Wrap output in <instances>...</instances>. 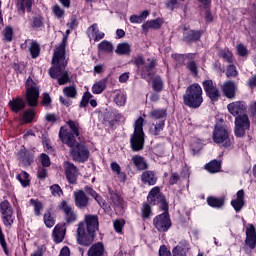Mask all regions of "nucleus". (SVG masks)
Returning a JSON list of instances; mask_svg holds the SVG:
<instances>
[{
    "label": "nucleus",
    "mask_w": 256,
    "mask_h": 256,
    "mask_svg": "<svg viewBox=\"0 0 256 256\" xmlns=\"http://www.w3.org/2000/svg\"><path fill=\"white\" fill-rule=\"evenodd\" d=\"M191 149L193 153H199L203 149V142L199 139H194L191 143Z\"/></svg>",
    "instance_id": "09e8293b"
},
{
    "label": "nucleus",
    "mask_w": 256,
    "mask_h": 256,
    "mask_svg": "<svg viewBox=\"0 0 256 256\" xmlns=\"http://www.w3.org/2000/svg\"><path fill=\"white\" fill-rule=\"evenodd\" d=\"M165 129V122L158 121V122H152V125L150 127V133L151 135L157 136L161 135V132Z\"/></svg>",
    "instance_id": "bb28decb"
},
{
    "label": "nucleus",
    "mask_w": 256,
    "mask_h": 256,
    "mask_svg": "<svg viewBox=\"0 0 256 256\" xmlns=\"http://www.w3.org/2000/svg\"><path fill=\"white\" fill-rule=\"evenodd\" d=\"M143 123H145V119L143 117H139L134 122V133L131 136L130 143L133 151H141L143 149V145L145 143V132H143Z\"/></svg>",
    "instance_id": "39448f33"
},
{
    "label": "nucleus",
    "mask_w": 256,
    "mask_h": 256,
    "mask_svg": "<svg viewBox=\"0 0 256 256\" xmlns=\"http://www.w3.org/2000/svg\"><path fill=\"white\" fill-rule=\"evenodd\" d=\"M67 125L69 129L61 127L59 131V137L65 145L70 147V155L73 161L78 163H85L89 159V149L83 143H78L75 139L79 137V126L74 121H68Z\"/></svg>",
    "instance_id": "f257e3e1"
},
{
    "label": "nucleus",
    "mask_w": 256,
    "mask_h": 256,
    "mask_svg": "<svg viewBox=\"0 0 256 256\" xmlns=\"http://www.w3.org/2000/svg\"><path fill=\"white\" fill-rule=\"evenodd\" d=\"M0 245L4 249V252L7 255V241H5V234H3V230L1 229V226H0Z\"/></svg>",
    "instance_id": "680f3d73"
},
{
    "label": "nucleus",
    "mask_w": 256,
    "mask_h": 256,
    "mask_svg": "<svg viewBox=\"0 0 256 256\" xmlns=\"http://www.w3.org/2000/svg\"><path fill=\"white\" fill-rule=\"evenodd\" d=\"M152 87L154 91L157 93L163 91V80H161V77L155 76L152 80Z\"/></svg>",
    "instance_id": "79ce46f5"
},
{
    "label": "nucleus",
    "mask_w": 256,
    "mask_h": 256,
    "mask_svg": "<svg viewBox=\"0 0 256 256\" xmlns=\"http://www.w3.org/2000/svg\"><path fill=\"white\" fill-rule=\"evenodd\" d=\"M123 225H125V220H115L114 221V229L117 233H121L123 231Z\"/></svg>",
    "instance_id": "bf43d9fd"
},
{
    "label": "nucleus",
    "mask_w": 256,
    "mask_h": 256,
    "mask_svg": "<svg viewBox=\"0 0 256 256\" xmlns=\"http://www.w3.org/2000/svg\"><path fill=\"white\" fill-rule=\"evenodd\" d=\"M53 13L56 15L58 18L63 17L65 15V11L59 7V5H55L53 7Z\"/></svg>",
    "instance_id": "0e129e2a"
},
{
    "label": "nucleus",
    "mask_w": 256,
    "mask_h": 256,
    "mask_svg": "<svg viewBox=\"0 0 256 256\" xmlns=\"http://www.w3.org/2000/svg\"><path fill=\"white\" fill-rule=\"evenodd\" d=\"M207 203L210 207H213L214 209H221V207L225 205V200L223 198L208 197Z\"/></svg>",
    "instance_id": "473e14b6"
},
{
    "label": "nucleus",
    "mask_w": 256,
    "mask_h": 256,
    "mask_svg": "<svg viewBox=\"0 0 256 256\" xmlns=\"http://www.w3.org/2000/svg\"><path fill=\"white\" fill-rule=\"evenodd\" d=\"M153 67H155V61L148 60V63L144 66L141 72L143 79H150L151 75H153Z\"/></svg>",
    "instance_id": "a878e982"
},
{
    "label": "nucleus",
    "mask_w": 256,
    "mask_h": 256,
    "mask_svg": "<svg viewBox=\"0 0 256 256\" xmlns=\"http://www.w3.org/2000/svg\"><path fill=\"white\" fill-rule=\"evenodd\" d=\"M114 103L118 105V107H123L127 103V94L125 92L118 90L115 92Z\"/></svg>",
    "instance_id": "cd10ccee"
},
{
    "label": "nucleus",
    "mask_w": 256,
    "mask_h": 256,
    "mask_svg": "<svg viewBox=\"0 0 256 256\" xmlns=\"http://www.w3.org/2000/svg\"><path fill=\"white\" fill-rule=\"evenodd\" d=\"M65 233V224L56 225L52 233L53 241L56 243H62L63 239H65Z\"/></svg>",
    "instance_id": "a211bd4d"
},
{
    "label": "nucleus",
    "mask_w": 256,
    "mask_h": 256,
    "mask_svg": "<svg viewBox=\"0 0 256 256\" xmlns=\"http://www.w3.org/2000/svg\"><path fill=\"white\" fill-rule=\"evenodd\" d=\"M40 161L42 167H49V165H51V159L47 156V154H41Z\"/></svg>",
    "instance_id": "052dcab7"
},
{
    "label": "nucleus",
    "mask_w": 256,
    "mask_h": 256,
    "mask_svg": "<svg viewBox=\"0 0 256 256\" xmlns=\"http://www.w3.org/2000/svg\"><path fill=\"white\" fill-rule=\"evenodd\" d=\"M44 223L49 229H51V227L55 225V218L53 217V215H51L50 211L45 212Z\"/></svg>",
    "instance_id": "a18cd8bd"
},
{
    "label": "nucleus",
    "mask_w": 256,
    "mask_h": 256,
    "mask_svg": "<svg viewBox=\"0 0 256 256\" xmlns=\"http://www.w3.org/2000/svg\"><path fill=\"white\" fill-rule=\"evenodd\" d=\"M231 205L236 213L243 209V205H245V192L243 190H239L236 193V199L231 201Z\"/></svg>",
    "instance_id": "f3484780"
},
{
    "label": "nucleus",
    "mask_w": 256,
    "mask_h": 256,
    "mask_svg": "<svg viewBox=\"0 0 256 256\" xmlns=\"http://www.w3.org/2000/svg\"><path fill=\"white\" fill-rule=\"evenodd\" d=\"M33 6V0H20L17 3L18 11H22V13L25 12V9L27 11H31V7Z\"/></svg>",
    "instance_id": "58836bf2"
},
{
    "label": "nucleus",
    "mask_w": 256,
    "mask_h": 256,
    "mask_svg": "<svg viewBox=\"0 0 256 256\" xmlns=\"http://www.w3.org/2000/svg\"><path fill=\"white\" fill-rule=\"evenodd\" d=\"M179 5V1L177 0H168L166 1V7L167 9H170V11H173L175 7Z\"/></svg>",
    "instance_id": "e2e57ef3"
},
{
    "label": "nucleus",
    "mask_w": 256,
    "mask_h": 256,
    "mask_svg": "<svg viewBox=\"0 0 256 256\" xmlns=\"http://www.w3.org/2000/svg\"><path fill=\"white\" fill-rule=\"evenodd\" d=\"M85 191H86V193L91 195V197H93L95 199V201H97V203L100 205V207H103L105 205V203H103V198L101 196H99V194H97V192L95 190H93V188L86 186Z\"/></svg>",
    "instance_id": "ea45409f"
},
{
    "label": "nucleus",
    "mask_w": 256,
    "mask_h": 256,
    "mask_svg": "<svg viewBox=\"0 0 256 256\" xmlns=\"http://www.w3.org/2000/svg\"><path fill=\"white\" fill-rule=\"evenodd\" d=\"M105 248L101 242L93 244L88 250V256H102Z\"/></svg>",
    "instance_id": "b1692460"
},
{
    "label": "nucleus",
    "mask_w": 256,
    "mask_h": 256,
    "mask_svg": "<svg viewBox=\"0 0 256 256\" xmlns=\"http://www.w3.org/2000/svg\"><path fill=\"white\" fill-rule=\"evenodd\" d=\"M202 85L204 87V91L207 97H209L211 101L219 100V97H221V95L219 94V89L217 88V85L213 83V80H206L202 83Z\"/></svg>",
    "instance_id": "9b49d317"
},
{
    "label": "nucleus",
    "mask_w": 256,
    "mask_h": 256,
    "mask_svg": "<svg viewBox=\"0 0 256 256\" xmlns=\"http://www.w3.org/2000/svg\"><path fill=\"white\" fill-rule=\"evenodd\" d=\"M208 173H219L221 171V162L217 160H212L210 163L205 166Z\"/></svg>",
    "instance_id": "f704fd0d"
},
{
    "label": "nucleus",
    "mask_w": 256,
    "mask_h": 256,
    "mask_svg": "<svg viewBox=\"0 0 256 256\" xmlns=\"http://www.w3.org/2000/svg\"><path fill=\"white\" fill-rule=\"evenodd\" d=\"M184 105L191 109H198L203 103V88L201 85L194 83L187 87L183 96Z\"/></svg>",
    "instance_id": "20e7f679"
},
{
    "label": "nucleus",
    "mask_w": 256,
    "mask_h": 256,
    "mask_svg": "<svg viewBox=\"0 0 256 256\" xmlns=\"http://www.w3.org/2000/svg\"><path fill=\"white\" fill-rule=\"evenodd\" d=\"M39 100V87L33 82L31 77L26 81V101L30 107L37 106V101Z\"/></svg>",
    "instance_id": "6e6552de"
},
{
    "label": "nucleus",
    "mask_w": 256,
    "mask_h": 256,
    "mask_svg": "<svg viewBox=\"0 0 256 256\" xmlns=\"http://www.w3.org/2000/svg\"><path fill=\"white\" fill-rule=\"evenodd\" d=\"M132 162L135 165L136 169H138V171H143L147 169V162L145 161L144 157L136 155L132 157Z\"/></svg>",
    "instance_id": "7c9ffc66"
},
{
    "label": "nucleus",
    "mask_w": 256,
    "mask_h": 256,
    "mask_svg": "<svg viewBox=\"0 0 256 256\" xmlns=\"http://www.w3.org/2000/svg\"><path fill=\"white\" fill-rule=\"evenodd\" d=\"M227 109L233 117L245 115V104L243 102H232L227 105Z\"/></svg>",
    "instance_id": "f8f14e48"
},
{
    "label": "nucleus",
    "mask_w": 256,
    "mask_h": 256,
    "mask_svg": "<svg viewBox=\"0 0 256 256\" xmlns=\"http://www.w3.org/2000/svg\"><path fill=\"white\" fill-rule=\"evenodd\" d=\"M50 191L54 197H61V195H63V190H61V187L57 184L52 185Z\"/></svg>",
    "instance_id": "6e6d98bb"
},
{
    "label": "nucleus",
    "mask_w": 256,
    "mask_h": 256,
    "mask_svg": "<svg viewBox=\"0 0 256 256\" xmlns=\"http://www.w3.org/2000/svg\"><path fill=\"white\" fill-rule=\"evenodd\" d=\"M161 25H163V21H161V19L150 20L142 25V29L144 31H148V29H161Z\"/></svg>",
    "instance_id": "c85d7f7f"
},
{
    "label": "nucleus",
    "mask_w": 256,
    "mask_h": 256,
    "mask_svg": "<svg viewBox=\"0 0 256 256\" xmlns=\"http://www.w3.org/2000/svg\"><path fill=\"white\" fill-rule=\"evenodd\" d=\"M251 127L249 116L242 114L235 119V135L236 137H245V132Z\"/></svg>",
    "instance_id": "9d476101"
},
{
    "label": "nucleus",
    "mask_w": 256,
    "mask_h": 256,
    "mask_svg": "<svg viewBox=\"0 0 256 256\" xmlns=\"http://www.w3.org/2000/svg\"><path fill=\"white\" fill-rule=\"evenodd\" d=\"M239 75V71H237V67L233 64H230L226 69L227 77H237Z\"/></svg>",
    "instance_id": "8fccbe9b"
},
{
    "label": "nucleus",
    "mask_w": 256,
    "mask_h": 256,
    "mask_svg": "<svg viewBox=\"0 0 256 256\" xmlns=\"http://www.w3.org/2000/svg\"><path fill=\"white\" fill-rule=\"evenodd\" d=\"M16 179L20 181L22 187H29V174L25 171H22L20 174L17 175Z\"/></svg>",
    "instance_id": "a19ab883"
},
{
    "label": "nucleus",
    "mask_w": 256,
    "mask_h": 256,
    "mask_svg": "<svg viewBox=\"0 0 256 256\" xmlns=\"http://www.w3.org/2000/svg\"><path fill=\"white\" fill-rule=\"evenodd\" d=\"M86 223V227H85ZM85 223L80 222L77 228V241L79 245L89 246L95 239V231L99 229V219L95 215H86Z\"/></svg>",
    "instance_id": "7ed1b4c3"
},
{
    "label": "nucleus",
    "mask_w": 256,
    "mask_h": 256,
    "mask_svg": "<svg viewBox=\"0 0 256 256\" xmlns=\"http://www.w3.org/2000/svg\"><path fill=\"white\" fill-rule=\"evenodd\" d=\"M148 117L149 119H151L152 122H165L167 120V110L163 108L153 109L148 113Z\"/></svg>",
    "instance_id": "ddd939ff"
},
{
    "label": "nucleus",
    "mask_w": 256,
    "mask_h": 256,
    "mask_svg": "<svg viewBox=\"0 0 256 256\" xmlns=\"http://www.w3.org/2000/svg\"><path fill=\"white\" fill-rule=\"evenodd\" d=\"M201 33L199 31L190 30L188 35L185 36L186 41H199Z\"/></svg>",
    "instance_id": "49530a36"
},
{
    "label": "nucleus",
    "mask_w": 256,
    "mask_h": 256,
    "mask_svg": "<svg viewBox=\"0 0 256 256\" xmlns=\"http://www.w3.org/2000/svg\"><path fill=\"white\" fill-rule=\"evenodd\" d=\"M65 175L69 183H75L77 181V167L73 163L66 162L64 164Z\"/></svg>",
    "instance_id": "dca6fc26"
},
{
    "label": "nucleus",
    "mask_w": 256,
    "mask_h": 256,
    "mask_svg": "<svg viewBox=\"0 0 256 256\" xmlns=\"http://www.w3.org/2000/svg\"><path fill=\"white\" fill-rule=\"evenodd\" d=\"M189 251V244H179L173 248V256H187Z\"/></svg>",
    "instance_id": "c756f323"
},
{
    "label": "nucleus",
    "mask_w": 256,
    "mask_h": 256,
    "mask_svg": "<svg viewBox=\"0 0 256 256\" xmlns=\"http://www.w3.org/2000/svg\"><path fill=\"white\" fill-rule=\"evenodd\" d=\"M110 167L113 171V173H116L118 177H120L121 181H125V173L121 172V166L117 162H112L110 164Z\"/></svg>",
    "instance_id": "c03bdc74"
},
{
    "label": "nucleus",
    "mask_w": 256,
    "mask_h": 256,
    "mask_svg": "<svg viewBox=\"0 0 256 256\" xmlns=\"http://www.w3.org/2000/svg\"><path fill=\"white\" fill-rule=\"evenodd\" d=\"M61 209L65 213L67 223H74V221H77V214L73 211V208L67 204V201L61 202Z\"/></svg>",
    "instance_id": "2eb2a0df"
},
{
    "label": "nucleus",
    "mask_w": 256,
    "mask_h": 256,
    "mask_svg": "<svg viewBox=\"0 0 256 256\" xmlns=\"http://www.w3.org/2000/svg\"><path fill=\"white\" fill-rule=\"evenodd\" d=\"M64 95L66 97H70L71 99H75L77 96V89L74 86H68L63 89Z\"/></svg>",
    "instance_id": "de8ad7c7"
},
{
    "label": "nucleus",
    "mask_w": 256,
    "mask_h": 256,
    "mask_svg": "<svg viewBox=\"0 0 256 256\" xmlns=\"http://www.w3.org/2000/svg\"><path fill=\"white\" fill-rule=\"evenodd\" d=\"M110 204L114 209H119L120 207H123V199L119 194L117 193H112L110 194Z\"/></svg>",
    "instance_id": "c9c22d12"
},
{
    "label": "nucleus",
    "mask_w": 256,
    "mask_h": 256,
    "mask_svg": "<svg viewBox=\"0 0 256 256\" xmlns=\"http://www.w3.org/2000/svg\"><path fill=\"white\" fill-rule=\"evenodd\" d=\"M92 98H93V94H91V92H85L82 97L80 107H87V105L89 104V101H91Z\"/></svg>",
    "instance_id": "603ef678"
},
{
    "label": "nucleus",
    "mask_w": 256,
    "mask_h": 256,
    "mask_svg": "<svg viewBox=\"0 0 256 256\" xmlns=\"http://www.w3.org/2000/svg\"><path fill=\"white\" fill-rule=\"evenodd\" d=\"M143 183H148V185H155L157 183V176L153 171H145L142 173L141 177Z\"/></svg>",
    "instance_id": "393cba45"
},
{
    "label": "nucleus",
    "mask_w": 256,
    "mask_h": 256,
    "mask_svg": "<svg viewBox=\"0 0 256 256\" xmlns=\"http://www.w3.org/2000/svg\"><path fill=\"white\" fill-rule=\"evenodd\" d=\"M30 204L34 208V213L37 217L41 215V211H43V203H41L39 200L31 199Z\"/></svg>",
    "instance_id": "37998d69"
},
{
    "label": "nucleus",
    "mask_w": 256,
    "mask_h": 256,
    "mask_svg": "<svg viewBox=\"0 0 256 256\" xmlns=\"http://www.w3.org/2000/svg\"><path fill=\"white\" fill-rule=\"evenodd\" d=\"M33 117H35V112L33 110H27L23 114V120L25 123H31V121H33Z\"/></svg>",
    "instance_id": "4d7b16f0"
},
{
    "label": "nucleus",
    "mask_w": 256,
    "mask_h": 256,
    "mask_svg": "<svg viewBox=\"0 0 256 256\" xmlns=\"http://www.w3.org/2000/svg\"><path fill=\"white\" fill-rule=\"evenodd\" d=\"M115 53H117V55H130L131 45L127 42L120 43L117 45Z\"/></svg>",
    "instance_id": "72a5a7b5"
},
{
    "label": "nucleus",
    "mask_w": 256,
    "mask_h": 256,
    "mask_svg": "<svg viewBox=\"0 0 256 256\" xmlns=\"http://www.w3.org/2000/svg\"><path fill=\"white\" fill-rule=\"evenodd\" d=\"M220 57L226 61V63H233V53L229 50H223L220 52Z\"/></svg>",
    "instance_id": "3c124183"
},
{
    "label": "nucleus",
    "mask_w": 256,
    "mask_h": 256,
    "mask_svg": "<svg viewBox=\"0 0 256 256\" xmlns=\"http://www.w3.org/2000/svg\"><path fill=\"white\" fill-rule=\"evenodd\" d=\"M161 209L162 211H164V213L154 218L153 225L158 231H169V229L171 228V218H169V212H167V210L169 209V205L166 201L161 202Z\"/></svg>",
    "instance_id": "0eeeda50"
},
{
    "label": "nucleus",
    "mask_w": 256,
    "mask_h": 256,
    "mask_svg": "<svg viewBox=\"0 0 256 256\" xmlns=\"http://www.w3.org/2000/svg\"><path fill=\"white\" fill-rule=\"evenodd\" d=\"M159 256H171V252H169V250H167V246L160 247Z\"/></svg>",
    "instance_id": "774afa93"
},
{
    "label": "nucleus",
    "mask_w": 256,
    "mask_h": 256,
    "mask_svg": "<svg viewBox=\"0 0 256 256\" xmlns=\"http://www.w3.org/2000/svg\"><path fill=\"white\" fill-rule=\"evenodd\" d=\"M159 188L158 187H154L148 194V202L150 203V205H157L160 204L161 207V203H163V201H165L163 198H161L159 200Z\"/></svg>",
    "instance_id": "aec40b11"
},
{
    "label": "nucleus",
    "mask_w": 256,
    "mask_h": 256,
    "mask_svg": "<svg viewBox=\"0 0 256 256\" xmlns=\"http://www.w3.org/2000/svg\"><path fill=\"white\" fill-rule=\"evenodd\" d=\"M212 139L218 145L223 144V147H231V130L225 125L216 124Z\"/></svg>",
    "instance_id": "423d86ee"
},
{
    "label": "nucleus",
    "mask_w": 256,
    "mask_h": 256,
    "mask_svg": "<svg viewBox=\"0 0 256 256\" xmlns=\"http://www.w3.org/2000/svg\"><path fill=\"white\" fill-rule=\"evenodd\" d=\"M237 53L240 57H245L247 55V48L243 46L242 44H239L237 47Z\"/></svg>",
    "instance_id": "69168bd1"
},
{
    "label": "nucleus",
    "mask_w": 256,
    "mask_h": 256,
    "mask_svg": "<svg viewBox=\"0 0 256 256\" xmlns=\"http://www.w3.org/2000/svg\"><path fill=\"white\" fill-rule=\"evenodd\" d=\"M4 39L6 41H13V28L11 26H8L3 31Z\"/></svg>",
    "instance_id": "5fc2aeb1"
},
{
    "label": "nucleus",
    "mask_w": 256,
    "mask_h": 256,
    "mask_svg": "<svg viewBox=\"0 0 256 256\" xmlns=\"http://www.w3.org/2000/svg\"><path fill=\"white\" fill-rule=\"evenodd\" d=\"M98 50L102 51L103 53H113V43L103 40L98 44Z\"/></svg>",
    "instance_id": "4c0bfd02"
},
{
    "label": "nucleus",
    "mask_w": 256,
    "mask_h": 256,
    "mask_svg": "<svg viewBox=\"0 0 256 256\" xmlns=\"http://www.w3.org/2000/svg\"><path fill=\"white\" fill-rule=\"evenodd\" d=\"M246 245H248L250 249H255L256 232L255 226H253V224H248L246 227Z\"/></svg>",
    "instance_id": "4468645a"
},
{
    "label": "nucleus",
    "mask_w": 256,
    "mask_h": 256,
    "mask_svg": "<svg viewBox=\"0 0 256 256\" xmlns=\"http://www.w3.org/2000/svg\"><path fill=\"white\" fill-rule=\"evenodd\" d=\"M65 43H67V36H65L60 45L54 49L52 58L53 67L49 70V75L52 79H57L59 85L69 83V73L63 69L67 67V60L65 59Z\"/></svg>",
    "instance_id": "f03ea898"
},
{
    "label": "nucleus",
    "mask_w": 256,
    "mask_h": 256,
    "mask_svg": "<svg viewBox=\"0 0 256 256\" xmlns=\"http://www.w3.org/2000/svg\"><path fill=\"white\" fill-rule=\"evenodd\" d=\"M74 199L76 205L80 208L83 209V207H87L89 205V198L85 194L83 190H79L74 193Z\"/></svg>",
    "instance_id": "6ab92c4d"
},
{
    "label": "nucleus",
    "mask_w": 256,
    "mask_h": 256,
    "mask_svg": "<svg viewBox=\"0 0 256 256\" xmlns=\"http://www.w3.org/2000/svg\"><path fill=\"white\" fill-rule=\"evenodd\" d=\"M106 87H107V80L105 79L100 80L92 86V93H94V95H101V93L105 91Z\"/></svg>",
    "instance_id": "2f4dec72"
},
{
    "label": "nucleus",
    "mask_w": 256,
    "mask_h": 256,
    "mask_svg": "<svg viewBox=\"0 0 256 256\" xmlns=\"http://www.w3.org/2000/svg\"><path fill=\"white\" fill-rule=\"evenodd\" d=\"M28 51L30 52L32 59H37V57H39V53H41V47L39 46V43L32 40Z\"/></svg>",
    "instance_id": "e433bc0d"
},
{
    "label": "nucleus",
    "mask_w": 256,
    "mask_h": 256,
    "mask_svg": "<svg viewBox=\"0 0 256 256\" xmlns=\"http://www.w3.org/2000/svg\"><path fill=\"white\" fill-rule=\"evenodd\" d=\"M221 89L228 99H233V97H235V83L233 81L225 82L221 86Z\"/></svg>",
    "instance_id": "412c9836"
},
{
    "label": "nucleus",
    "mask_w": 256,
    "mask_h": 256,
    "mask_svg": "<svg viewBox=\"0 0 256 256\" xmlns=\"http://www.w3.org/2000/svg\"><path fill=\"white\" fill-rule=\"evenodd\" d=\"M187 68L191 73H193V75H197V64L194 61L188 62Z\"/></svg>",
    "instance_id": "338daca9"
},
{
    "label": "nucleus",
    "mask_w": 256,
    "mask_h": 256,
    "mask_svg": "<svg viewBox=\"0 0 256 256\" xmlns=\"http://www.w3.org/2000/svg\"><path fill=\"white\" fill-rule=\"evenodd\" d=\"M88 33L90 37H93L95 41H101L105 37V33L99 31L97 24H93L88 28Z\"/></svg>",
    "instance_id": "5701e85b"
},
{
    "label": "nucleus",
    "mask_w": 256,
    "mask_h": 256,
    "mask_svg": "<svg viewBox=\"0 0 256 256\" xmlns=\"http://www.w3.org/2000/svg\"><path fill=\"white\" fill-rule=\"evenodd\" d=\"M32 27L33 29H40V27H43V19L41 17H34L32 19Z\"/></svg>",
    "instance_id": "13d9d810"
},
{
    "label": "nucleus",
    "mask_w": 256,
    "mask_h": 256,
    "mask_svg": "<svg viewBox=\"0 0 256 256\" xmlns=\"http://www.w3.org/2000/svg\"><path fill=\"white\" fill-rule=\"evenodd\" d=\"M141 211L143 219H149L152 215L151 206H149V204H143Z\"/></svg>",
    "instance_id": "864d4df0"
},
{
    "label": "nucleus",
    "mask_w": 256,
    "mask_h": 256,
    "mask_svg": "<svg viewBox=\"0 0 256 256\" xmlns=\"http://www.w3.org/2000/svg\"><path fill=\"white\" fill-rule=\"evenodd\" d=\"M9 106L14 113H19V111H22V109H25V100L19 97L15 98L9 102Z\"/></svg>",
    "instance_id": "4be33fe9"
},
{
    "label": "nucleus",
    "mask_w": 256,
    "mask_h": 256,
    "mask_svg": "<svg viewBox=\"0 0 256 256\" xmlns=\"http://www.w3.org/2000/svg\"><path fill=\"white\" fill-rule=\"evenodd\" d=\"M0 212L2 215V222L5 227H11L15 223V215L13 214V207L11 203L5 200L0 204Z\"/></svg>",
    "instance_id": "1a4fd4ad"
}]
</instances>
